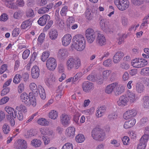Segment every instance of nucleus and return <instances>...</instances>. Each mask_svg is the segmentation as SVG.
I'll list each match as a JSON object with an SVG mask.
<instances>
[{
    "instance_id": "f257e3e1",
    "label": "nucleus",
    "mask_w": 149,
    "mask_h": 149,
    "mask_svg": "<svg viewBox=\"0 0 149 149\" xmlns=\"http://www.w3.org/2000/svg\"><path fill=\"white\" fill-rule=\"evenodd\" d=\"M72 45L74 48L78 51L83 50L85 47V40L81 35H76L73 38Z\"/></svg>"
},
{
    "instance_id": "f03ea898",
    "label": "nucleus",
    "mask_w": 149,
    "mask_h": 149,
    "mask_svg": "<svg viewBox=\"0 0 149 149\" xmlns=\"http://www.w3.org/2000/svg\"><path fill=\"white\" fill-rule=\"evenodd\" d=\"M66 65L68 69L69 70L72 69H77L81 66L80 60L79 58H74L73 57H70L67 60Z\"/></svg>"
},
{
    "instance_id": "7ed1b4c3",
    "label": "nucleus",
    "mask_w": 149,
    "mask_h": 149,
    "mask_svg": "<svg viewBox=\"0 0 149 149\" xmlns=\"http://www.w3.org/2000/svg\"><path fill=\"white\" fill-rule=\"evenodd\" d=\"M6 112L9 115H7L6 117L11 126L13 127L15 125V121L14 118H16V111L10 107H6L5 108Z\"/></svg>"
},
{
    "instance_id": "20e7f679",
    "label": "nucleus",
    "mask_w": 149,
    "mask_h": 149,
    "mask_svg": "<svg viewBox=\"0 0 149 149\" xmlns=\"http://www.w3.org/2000/svg\"><path fill=\"white\" fill-rule=\"evenodd\" d=\"M92 136L96 140L102 141L105 138V134L101 129L99 127L94 128L91 132Z\"/></svg>"
},
{
    "instance_id": "39448f33",
    "label": "nucleus",
    "mask_w": 149,
    "mask_h": 149,
    "mask_svg": "<svg viewBox=\"0 0 149 149\" xmlns=\"http://www.w3.org/2000/svg\"><path fill=\"white\" fill-rule=\"evenodd\" d=\"M114 3L118 9L121 11L127 9L130 4L128 0H115Z\"/></svg>"
},
{
    "instance_id": "423d86ee",
    "label": "nucleus",
    "mask_w": 149,
    "mask_h": 149,
    "mask_svg": "<svg viewBox=\"0 0 149 149\" xmlns=\"http://www.w3.org/2000/svg\"><path fill=\"white\" fill-rule=\"evenodd\" d=\"M85 36L88 42L91 43L94 40L95 35L94 30L91 28L88 29L86 31Z\"/></svg>"
},
{
    "instance_id": "0eeeda50",
    "label": "nucleus",
    "mask_w": 149,
    "mask_h": 149,
    "mask_svg": "<svg viewBox=\"0 0 149 149\" xmlns=\"http://www.w3.org/2000/svg\"><path fill=\"white\" fill-rule=\"evenodd\" d=\"M71 117L65 113L62 114L60 117L61 123L64 127L69 126L70 123Z\"/></svg>"
},
{
    "instance_id": "6e6552de",
    "label": "nucleus",
    "mask_w": 149,
    "mask_h": 149,
    "mask_svg": "<svg viewBox=\"0 0 149 149\" xmlns=\"http://www.w3.org/2000/svg\"><path fill=\"white\" fill-rule=\"evenodd\" d=\"M46 66L47 68L49 70L52 71L54 70L56 66V59L52 57L49 58L46 61Z\"/></svg>"
},
{
    "instance_id": "1a4fd4ad",
    "label": "nucleus",
    "mask_w": 149,
    "mask_h": 149,
    "mask_svg": "<svg viewBox=\"0 0 149 149\" xmlns=\"http://www.w3.org/2000/svg\"><path fill=\"white\" fill-rule=\"evenodd\" d=\"M137 111L136 109H128L123 114V117L125 120H128L134 117L136 115Z\"/></svg>"
},
{
    "instance_id": "9d476101",
    "label": "nucleus",
    "mask_w": 149,
    "mask_h": 149,
    "mask_svg": "<svg viewBox=\"0 0 149 149\" xmlns=\"http://www.w3.org/2000/svg\"><path fill=\"white\" fill-rule=\"evenodd\" d=\"M82 88L84 92L88 93L91 90L93 89L94 85L91 82L85 81L82 84Z\"/></svg>"
},
{
    "instance_id": "9b49d317",
    "label": "nucleus",
    "mask_w": 149,
    "mask_h": 149,
    "mask_svg": "<svg viewBox=\"0 0 149 149\" xmlns=\"http://www.w3.org/2000/svg\"><path fill=\"white\" fill-rule=\"evenodd\" d=\"M129 100L128 99L125 94L120 97L119 100L117 102V103L119 106L124 107L127 105Z\"/></svg>"
},
{
    "instance_id": "f8f14e48",
    "label": "nucleus",
    "mask_w": 149,
    "mask_h": 149,
    "mask_svg": "<svg viewBox=\"0 0 149 149\" xmlns=\"http://www.w3.org/2000/svg\"><path fill=\"white\" fill-rule=\"evenodd\" d=\"M124 53L121 51L118 52L113 57V61L115 63H118L120 61L124 56Z\"/></svg>"
},
{
    "instance_id": "ddd939ff",
    "label": "nucleus",
    "mask_w": 149,
    "mask_h": 149,
    "mask_svg": "<svg viewBox=\"0 0 149 149\" xmlns=\"http://www.w3.org/2000/svg\"><path fill=\"white\" fill-rule=\"evenodd\" d=\"M68 56V52L67 49H61L58 52V57L62 60H64Z\"/></svg>"
},
{
    "instance_id": "4468645a",
    "label": "nucleus",
    "mask_w": 149,
    "mask_h": 149,
    "mask_svg": "<svg viewBox=\"0 0 149 149\" xmlns=\"http://www.w3.org/2000/svg\"><path fill=\"white\" fill-rule=\"evenodd\" d=\"M20 98L22 102L27 106H29L31 105L30 99L27 93H22L20 95Z\"/></svg>"
},
{
    "instance_id": "2eb2a0df",
    "label": "nucleus",
    "mask_w": 149,
    "mask_h": 149,
    "mask_svg": "<svg viewBox=\"0 0 149 149\" xmlns=\"http://www.w3.org/2000/svg\"><path fill=\"white\" fill-rule=\"evenodd\" d=\"M50 18V16L47 14H45L41 17L38 21V24L41 26L44 25L47 21H49Z\"/></svg>"
},
{
    "instance_id": "dca6fc26",
    "label": "nucleus",
    "mask_w": 149,
    "mask_h": 149,
    "mask_svg": "<svg viewBox=\"0 0 149 149\" xmlns=\"http://www.w3.org/2000/svg\"><path fill=\"white\" fill-rule=\"evenodd\" d=\"M75 128L73 127H69L67 128L65 131L66 136L70 138H73L74 136Z\"/></svg>"
},
{
    "instance_id": "f3484780",
    "label": "nucleus",
    "mask_w": 149,
    "mask_h": 149,
    "mask_svg": "<svg viewBox=\"0 0 149 149\" xmlns=\"http://www.w3.org/2000/svg\"><path fill=\"white\" fill-rule=\"evenodd\" d=\"M106 20L105 19H101L100 21V25L102 29L107 33H110V29H109L106 23Z\"/></svg>"
},
{
    "instance_id": "a211bd4d",
    "label": "nucleus",
    "mask_w": 149,
    "mask_h": 149,
    "mask_svg": "<svg viewBox=\"0 0 149 149\" xmlns=\"http://www.w3.org/2000/svg\"><path fill=\"white\" fill-rule=\"evenodd\" d=\"M72 39L71 35L70 34H67L64 36L62 38V44L64 46H67L70 44Z\"/></svg>"
},
{
    "instance_id": "6ab92c4d",
    "label": "nucleus",
    "mask_w": 149,
    "mask_h": 149,
    "mask_svg": "<svg viewBox=\"0 0 149 149\" xmlns=\"http://www.w3.org/2000/svg\"><path fill=\"white\" fill-rule=\"evenodd\" d=\"M107 107L105 106L97 108L96 113V115L97 118L101 117L104 114L106 110Z\"/></svg>"
},
{
    "instance_id": "aec40b11",
    "label": "nucleus",
    "mask_w": 149,
    "mask_h": 149,
    "mask_svg": "<svg viewBox=\"0 0 149 149\" xmlns=\"http://www.w3.org/2000/svg\"><path fill=\"white\" fill-rule=\"evenodd\" d=\"M39 72L40 70L38 67L36 65L33 66L31 70L32 77L34 79L38 78L39 75Z\"/></svg>"
},
{
    "instance_id": "412c9836",
    "label": "nucleus",
    "mask_w": 149,
    "mask_h": 149,
    "mask_svg": "<svg viewBox=\"0 0 149 149\" xmlns=\"http://www.w3.org/2000/svg\"><path fill=\"white\" fill-rule=\"evenodd\" d=\"M96 41L98 45L101 46L105 44L106 40L103 34L98 33Z\"/></svg>"
},
{
    "instance_id": "4be33fe9",
    "label": "nucleus",
    "mask_w": 149,
    "mask_h": 149,
    "mask_svg": "<svg viewBox=\"0 0 149 149\" xmlns=\"http://www.w3.org/2000/svg\"><path fill=\"white\" fill-rule=\"evenodd\" d=\"M126 96L128 99L129 102L130 103H133L135 102L136 100L135 96L134 93L130 92L128 90L125 94Z\"/></svg>"
},
{
    "instance_id": "5701e85b",
    "label": "nucleus",
    "mask_w": 149,
    "mask_h": 149,
    "mask_svg": "<svg viewBox=\"0 0 149 149\" xmlns=\"http://www.w3.org/2000/svg\"><path fill=\"white\" fill-rule=\"evenodd\" d=\"M117 84L118 83L115 82L108 85L106 88L105 92L108 94L111 93Z\"/></svg>"
},
{
    "instance_id": "b1692460",
    "label": "nucleus",
    "mask_w": 149,
    "mask_h": 149,
    "mask_svg": "<svg viewBox=\"0 0 149 149\" xmlns=\"http://www.w3.org/2000/svg\"><path fill=\"white\" fill-rule=\"evenodd\" d=\"M136 122V120L135 119H131L125 123L124 124V127L126 129H128L133 127L135 124Z\"/></svg>"
},
{
    "instance_id": "393cba45",
    "label": "nucleus",
    "mask_w": 149,
    "mask_h": 149,
    "mask_svg": "<svg viewBox=\"0 0 149 149\" xmlns=\"http://www.w3.org/2000/svg\"><path fill=\"white\" fill-rule=\"evenodd\" d=\"M4 1L5 4L7 7L13 9L17 8V6L13 3L14 0H4Z\"/></svg>"
},
{
    "instance_id": "a878e982",
    "label": "nucleus",
    "mask_w": 149,
    "mask_h": 149,
    "mask_svg": "<svg viewBox=\"0 0 149 149\" xmlns=\"http://www.w3.org/2000/svg\"><path fill=\"white\" fill-rule=\"evenodd\" d=\"M17 142V149H26L27 148V143L24 140H19Z\"/></svg>"
},
{
    "instance_id": "bb28decb",
    "label": "nucleus",
    "mask_w": 149,
    "mask_h": 149,
    "mask_svg": "<svg viewBox=\"0 0 149 149\" xmlns=\"http://www.w3.org/2000/svg\"><path fill=\"white\" fill-rule=\"evenodd\" d=\"M56 79L54 76L51 75L46 82L47 85L49 87H51L55 83Z\"/></svg>"
},
{
    "instance_id": "cd10ccee",
    "label": "nucleus",
    "mask_w": 149,
    "mask_h": 149,
    "mask_svg": "<svg viewBox=\"0 0 149 149\" xmlns=\"http://www.w3.org/2000/svg\"><path fill=\"white\" fill-rule=\"evenodd\" d=\"M32 23V20L31 19L25 21L22 23L21 27L23 29H25L27 28H29L31 26Z\"/></svg>"
},
{
    "instance_id": "c85d7f7f",
    "label": "nucleus",
    "mask_w": 149,
    "mask_h": 149,
    "mask_svg": "<svg viewBox=\"0 0 149 149\" xmlns=\"http://www.w3.org/2000/svg\"><path fill=\"white\" fill-rule=\"evenodd\" d=\"M49 36L51 40H54L58 37V33L56 30L52 29L49 33Z\"/></svg>"
},
{
    "instance_id": "c756f323",
    "label": "nucleus",
    "mask_w": 149,
    "mask_h": 149,
    "mask_svg": "<svg viewBox=\"0 0 149 149\" xmlns=\"http://www.w3.org/2000/svg\"><path fill=\"white\" fill-rule=\"evenodd\" d=\"M116 87L115 93L118 95L121 94L124 91V86L122 85H118V83Z\"/></svg>"
},
{
    "instance_id": "7c9ffc66",
    "label": "nucleus",
    "mask_w": 149,
    "mask_h": 149,
    "mask_svg": "<svg viewBox=\"0 0 149 149\" xmlns=\"http://www.w3.org/2000/svg\"><path fill=\"white\" fill-rule=\"evenodd\" d=\"M62 85L59 86L56 90V92L57 95L56 98L57 99H59L61 98V96L64 94V91H62Z\"/></svg>"
},
{
    "instance_id": "2f4dec72",
    "label": "nucleus",
    "mask_w": 149,
    "mask_h": 149,
    "mask_svg": "<svg viewBox=\"0 0 149 149\" xmlns=\"http://www.w3.org/2000/svg\"><path fill=\"white\" fill-rule=\"evenodd\" d=\"M148 64L147 61L144 59H139L136 68H140L143 67Z\"/></svg>"
},
{
    "instance_id": "473e14b6",
    "label": "nucleus",
    "mask_w": 149,
    "mask_h": 149,
    "mask_svg": "<svg viewBox=\"0 0 149 149\" xmlns=\"http://www.w3.org/2000/svg\"><path fill=\"white\" fill-rule=\"evenodd\" d=\"M136 89L137 92L141 93L143 92L144 89V87L142 84L137 83L136 84Z\"/></svg>"
},
{
    "instance_id": "72a5a7b5",
    "label": "nucleus",
    "mask_w": 149,
    "mask_h": 149,
    "mask_svg": "<svg viewBox=\"0 0 149 149\" xmlns=\"http://www.w3.org/2000/svg\"><path fill=\"white\" fill-rule=\"evenodd\" d=\"M38 92L40 96L42 99L44 100L45 98V93L44 88L41 86H38Z\"/></svg>"
},
{
    "instance_id": "f704fd0d",
    "label": "nucleus",
    "mask_w": 149,
    "mask_h": 149,
    "mask_svg": "<svg viewBox=\"0 0 149 149\" xmlns=\"http://www.w3.org/2000/svg\"><path fill=\"white\" fill-rule=\"evenodd\" d=\"M42 142L40 140L38 139H33L31 143V145L35 148L38 147L40 146Z\"/></svg>"
},
{
    "instance_id": "c9c22d12",
    "label": "nucleus",
    "mask_w": 149,
    "mask_h": 149,
    "mask_svg": "<svg viewBox=\"0 0 149 149\" xmlns=\"http://www.w3.org/2000/svg\"><path fill=\"white\" fill-rule=\"evenodd\" d=\"M85 140V138L83 134H80L77 135L75 137L76 141L79 143L83 142Z\"/></svg>"
},
{
    "instance_id": "e433bc0d",
    "label": "nucleus",
    "mask_w": 149,
    "mask_h": 149,
    "mask_svg": "<svg viewBox=\"0 0 149 149\" xmlns=\"http://www.w3.org/2000/svg\"><path fill=\"white\" fill-rule=\"evenodd\" d=\"M23 15V12L21 10H18L15 12L13 14L14 18L17 19H20Z\"/></svg>"
},
{
    "instance_id": "4c0bfd02",
    "label": "nucleus",
    "mask_w": 149,
    "mask_h": 149,
    "mask_svg": "<svg viewBox=\"0 0 149 149\" xmlns=\"http://www.w3.org/2000/svg\"><path fill=\"white\" fill-rule=\"evenodd\" d=\"M29 88L36 95L38 94V90L36 84L33 83H31L29 86Z\"/></svg>"
},
{
    "instance_id": "58836bf2",
    "label": "nucleus",
    "mask_w": 149,
    "mask_h": 149,
    "mask_svg": "<svg viewBox=\"0 0 149 149\" xmlns=\"http://www.w3.org/2000/svg\"><path fill=\"white\" fill-rule=\"evenodd\" d=\"M26 13L27 17H33L35 15L33 10L31 8L27 9L26 11Z\"/></svg>"
},
{
    "instance_id": "ea45409f",
    "label": "nucleus",
    "mask_w": 149,
    "mask_h": 149,
    "mask_svg": "<svg viewBox=\"0 0 149 149\" xmlns=\"http://www.w3.org/2000/svg\"><path fill=\"white\" fill-rule=\"evenodd\" d=\"M141 75L145 76H149V68L146 67L141 69L140 72Z\"/></svg>"
},
{
    "instance_id": "a19ab883",
    "label": "nucleus",
    "mask_w": 149,
    "mask_h": 149,
    "mask_svg": "<svg viewBox=\"0 0 149 149\" xmlns=\"http://www.w3.org/2000/svg\"><path fill=\"white\" fill-rule=\"evenodd\" d=\"M96 74L93 73H91L87 77V79L92 82L96 81Z\"/></svg>"
},
{
    "instance_id": "79ce46f5",
    "label": "nucleus",
    "mask_w": 149,
    "mask_h": 149,
    "mask_svg": "<svg viewBox=\"0 0 149 149\" xmlns=\"http://www.w3.org/2000/svg\"><path fill=\"white\" fill-rule=\"evenodd\" d=\"M49 52L48 51H46L42 53L41 59L43 62L45 61L49 57Z\"/></svg>"
},
{
    "instance_id": "37998d69",
    "label": "nucleus",
    "mask_w": 149,
    "mask_h": 149,
    "mask_svg": "<svg viewBox=\"0 0 149 149\" xmlns=\"http://www.w3.org/2000/svg\"><path fill=\"white\" fill-rule=\"evenodd\" d=\"M22 78V76L19 74H16L13 79V82L15 84H18L19 83L21 80V79Z\"/></svg>"
},
{
    "instance_id": "c03bdc74",
    "label": "nucleus",
    "mask_w": 149,
    "mask_h": 149,
    "mask_svg": "<svg viewBox=\"0 0 149 149\" xmlns=\"http://www.w3.org/2000/svg\"><path fill=\"white\" fill-rule=\"evenodd\" d=\"M144 102L143 106L144 108H148L149 107V97L145 96L143 98Z\"/></svg>"
},
{
    "instance_id": "a18cd8bd",
    "label": "nucleus",
    "mask_w": 149,
    "mask_h": 149,
    "mask_svg": "<svg viewBox=\"0 0 149 149\" xmlns=\"http://www.w3.org/2000/svg\"><path fill=\"white\" fill-rule=\"evenodd\" d=\"M149 139V135L145 134L143 135L140 140V141L147 144Z\"/></svg>"
},
{
    "instance_id": "49530a36",
    "label": "nucleus",
    "mask_w": 149,
    "mask_h": 149,
    "mask_svg": "<svg viewBox=\"0 0 149 149\" xmlns=\"http://www.w3.org/2000/svg\"><path fill=\"white\" fill-rule=\"evenodd\" d=\"M82 76V73L81 72L77 73L74 77L72 78L73 83L75 84L76 81L78 79L81 78Z\"/></svg>"
},
{
    "instance_id": "de8ad7c7",
    "label": "nucleus",
    "mask_w": 149,
    "mask_h": 149,
    "mask_svg": "<svg viewBox=\"0 0 149 149\" xmlns=\"http://www.w3.org/2000/svg\"><path fill=\"white\" fill-rule=\"evenodd\" d=\"M111 72V70H107L103 71L102 72V74L104 79H107L109 76Z\"/></svg>"
},
{
    "instance_id": "09e8293b",
    "label": "nucleus",
    "mask_w": 149,
    "mask_h": 149,
    "mask_svg": "<svg viewBox=\"0 0 149 149\" xmlns=\"http://www.w3.org/2000/svg\"><path fill=\"white\" fill-rule=\"evenodd\" d=\"M2 130L5 134H8L10 130L9 126L6 123L4 124L3 125Z\"/></svg>"
},
{
    "instance_id": "8fccbe9b",
    "label": "nucleus",
    "mask_w": 149,
    "mask_h": 149,
    "mask_svg": "<svg viewBox=\"0 0 149 149\" xmlns=\"http://www.w3.org/2000/svg\"><path fill=\"white\" fill-rule=\"evenodd\" d=\"M37 122L39 124L43 126L47 125L48 123V122L46 121L45 119L43 118L38 120Z\"/></svg>"
},
{
    "instance_id": "3c124183",
    "label": "nucleus",
    "mask_w": 149,
    "mask_h": 149,
    "mask_svg": "<svg viewBox=\"0 0 149 149\" xmlns=\"http://www.w3.org/2000/svg\"><path fill=\"white\" fill-rule=\"evenodd\" d=\"M16 110H17L18 112L22 111L24 113L26 112L27 109L25 106L22 105H21L20 106H17L15 109Z\"/></svg>"
},
{
    "instance_id": "603ef678",
    "label": "nucleus",
    "mask_w": 149,
    "mask_h": 149,
    "mask_svg": "<svg viewBox=\"0 0 149 149\" xmlns=\"http://www.w3.org/2000/svg\"><path fill=\"white\" fill-rule=\"evenodd\" d=\"M7 65L6 64L2 65L0 69V74L3 73L5 71L7 73L9 72V70L7 69Z\"/></svg>"
},
{
    "instance_id": "864d4df0",
    "label": "nucleus",
    "mask_w": 149,
    "mask_h": 149,
    "mask_svg": "<svg viewBox=\"0 0 149 149\" xmlns=\"http://www.w3.org/2000/svg\"><path fill=\"white\" fill-rule=\"evenodd\" d=\"M58 117V114L57 112L54 110L52 111L51 112L49 113V117L51 119H55Z\"/></svg>"
},
{
    "instance_id": "5fc2aeb1",
    "label": "nucleus",
    "mask_w": 149,
    "mask_h": 149,
    "mask_svg": "<svg viewBox=\"0 0 149 149\" xmlns=\"http://www.w3.org/2000/svg\"><path fill=\"white\" fill-rule=\"evenodd\" d=\"M112 64V60L110 59H108L104 61L103 63L104 65L107 67H110Z\"/></svg>"
},
{
    "instance_id": "6e6d98bb",
    "label": "nucleus",
    "mask_w": 149,
    "mask_h": 149,
    "mask_svg": "<svg viewBox=\"0 0 149 149\" xmlns=\"http://www.w3.org/2000/svg\"><path fill=\"white\" fill-rule=\"evenodd\" d=\"M81 114L78 112H76L75 113V114L73 117V120L75 122L78 124V120L79 116H80Z\"/></svg>"
},
{
    "instance_id": "4d7b16f0",
    "label": "nucleus",
    "mask_w": 149,
    "mask_h": 149,
    "mask_svg": "<svg viewBox=\"0 0 149 149\" xmlns=\"http://www.w3.org/2000/svg\"><path fill=\"white\" fill-rule=\"evenodd\" d=\"M68 11V7L65 6L63 7L60 12L61 15L62 17H65L66 16L67 12Z\"/></svg>"
},
{
    "instance_id": "13d9d810",
    "label": "nucleus",
    "mask_w": 149,
    "mask_h": 149,
    "mask_svg": "<svg viewBox=\"0 0 149 149\" xmlns=\"http://www.w3.org/2000/svg\"><path fill=\"white\" fill-rule=\"evenodd\" d=\"M117 115L116 113L114 112L108 115V118L109 120H113L117 118Z\"/></svg>"
},
{
    "instance_id": "bf43d9fd",
    "label": "nucleus",
    "mask_w": 149,
    "mask_h": 149,
    "mask_svg": "<svg viewBox=\"0 0 149 149\" xmlns=\"http://www.w3.org/2000/svg\"><path fill=\"white\" fill-rule=\"evenodd\" d=\"M132 3L134 6H139L143 3V0H131Z\"/></svg>"
},
{
    "instance_id": "052dcab7",
    "label": "nucleus",
    "mask_w": 149,
    "mask_h": 149,
    "mask_svg": "<svg viewBox=\"0 0 149 149\" xmlns=\"http://www.w3.org/2000/svg\"><path fill=\"white\" fill-rule=\"evenodd\" d=\"M30 53V51L29 50L27 49L25 50L22 54V57L24 59H26L29 56Z\"/></svg>"
},
{
    "instance_id": "680f3d73",
    "label": "nucleus",
    "mask_w": 149,
    "mask_h": 149,
    "mask_svg": "<svg viewBox=\"0 0 149 149\" xmlns=\"http://www.w3.org/2000/svg\"><path fill=\"white\" fill-rule=\"evenodd\" d=\"M96 81H98V83L99 84H101L103 83V81L104 78L103 76L101 75L96 74Z\"/></svg>"
},
{
    "instance_id": "e2e57ef3",
    "label": "nucleus",
    "mask_w": 149,
    "mask_h": 149,
    "mask_svg": "<svg viewBox=\"0 0 149 149\" xmlns=\"http://www.w3.org/2000/svg\"><path fill=\"white\" fill-rule=\"evenodd\" d=\"M73 145L72 143H67L62 147L61 149H73Z\"/></svg>"
},
{
    "instance_id": "0e129e2a",
    "label": "nucleus",
    "mask_w": 149,
    "mask_h": 149,
    "mask_svg": "<svg viewBox=\"0 0 149 149\" xmlns=\"http://www.w3.org/2000/svg\"><path fill=\"white\" fill-rule=\"evenodd\" d=\"M56 21L57 22V23L58 24L60 27L61 28L64 27V23L63 20L58 17Z\"/></svg>"
},
{
    "instance_id": "69168bd1",
    "label": "nucleus",
    "mask_w": 149,
    "mask_h": 149,
    "mask_svg": "<svg viewBox=\"0 0 149 149\" xmlns=\"http://www.w3.org/2000/svg\"><path fill=\"white\" fill-rule=\"evenodd\" d=\"M45 37V34L44 33H42L40 34L38 37V40L40 43L43 42Z\"/></svg>"
},
{
    "instance_id": "338daca9",
    "label": "nucleus",
    "mask_w": 149,
    "mask_h": 149,
    "mask_svg": "<svg viewBox=\"0 0 149 149\" xmlns=\"http://www.w3.org/2000/svg\"><path fill=\"white\" fill-rule=\"evenodd\" d=\"M24 135L25 138H27L29 137L33 136L34 134L33 132V130H30L28 131L27 133L25 134Z\"/></svg>"
},
{
    "instance_id": "774afa93",
    "label": "nucleus",
    "mask_w": 149,
    "mask_h": 149,
    "mask_svg": "<svg viewBox=\"0 0 149 149\" xmlns=\"http://www.w3.org/2000/svg\"><path fill=\"white\" fill-rule=\"evenodd\" d=\"M47 12V9L45 7H42L39 9L38 11V13L40 14H43Z\"/></svg>"
}]
</instances>
